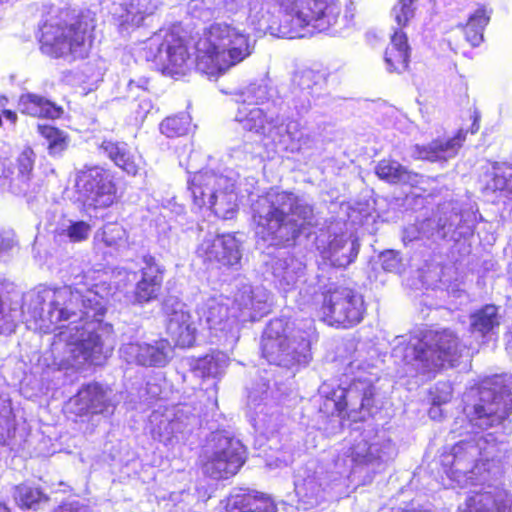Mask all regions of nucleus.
<instances>
[{
	"mask_svg": "<svg viewBox=\"0 0 512 512\" xmlns=\"http://www.w3.org/2000/svg\"><path fill=\"white\" fill-rule=\"evenodd\" d=\"M341 13L336 0H250L248 24L260 34L279 38H301L303 31L332 29Z\"/></svg>",
	"mask_w": 512,
	"mask_h": 512,
	"instance_id": "obj_1",
	"label": "nucleus"
},
{
	"mask_svg": "<svg viewBox=\"0 0 512 512\" xmlns=\"http://www.w3.org/2000/svg\"><path fill=\"white\" fill-rule=\"evenodd\" d=\"M255 42L238 27L227 22H215L195 43L196 67L206 73L224 71L249 57Z\"/></svg>",
	"mask_w": 512,
	"mask_h": 512,
	"instance_id": "obj_2",
	"label": "nucleus"
},
{
	"mask_svg": "<svg viewBox=\"0 0 512 512\" xmlns=\"http://www.w3.org/2000/svg\"><path fill=\"white\" fill-rule=\"evenodd\" d=\"M93 29L94 19L89 12L69 25L62 16L51 17L40 27V49L55 58H84L91 48Z\"/></svg>",
	"mask_w": 512,
	"mask_h": 512,
	"instance_id": "obj_3",
	"label": "nucleus"
},
{
	"mask_svg": "<svg viewBox=\"0 0 512 512\" xmlns=\"http://www.w3.org/2000/svg\"><path fill=\"white\" fill-rule=\"evenodd\" d=\"M261 354L270 364L277 366L307 363L311 358L310 334L300 328H291L284 319H272L262 334Z\"/></svg>",
	"mask_w": 512,
	"mask_h": 512,
	"instance_id": "obj_4",
	"label": "nucleus"
},
{
	"mask_svg": "<svg viewBox=\"0 0 512 512\" xmlns=\"http://www.w3.org/2000/svg\"><path fill=\"white\" fill-rule=\"evenodd\" d=\"M313 208L295 204L289 212L272 203L264 215L256 220V234L276 248L293 246L307 229L314 226Z\"/></svg>",
	"mask_w": 512,
	"mask_h": 512,
	"instance_id": "obj_5",
	"label": "nucleus"
},
{
	"mask_svg": "<svg viewBox=\"0 0 512 512\" xmlns=\"http://www.w3.org/2000/svg\"><path fill=\"white\" fill-rule=\"evenodd\" d=\"M235 101L242 103L236 115L235 122L243 128H265L266 125L272 128L285 126L290 128L293 125L294 115H286L290 109L288 104L267 103L268 87L261 83H251L243 89L234 92Z\"/></svg>",
	"mask_w": 512,
	"mask_h": 512,
	"instance_id": "obj_6",
	"label": "nucleus"
},
{
	"mask_svg": "<svg viewBox=\"0 0 512 512\" xmlns=\"http://www.w3.org/2000/svg\"><path fill=\"white\" fill-rule=\"evenodd\" d=\"M74 189L78 201L88 209L101 210L118 201L113 172L101 165H84L75 172Z\"/></svg>",
	"mask_w": 512,
	"mask_h": 512,
	"instance_id": "obj_7",
	"label": "nucleus"
},
{
	"mask_svg": "<svg viewBox=\"0 0 512 512\" xmlns=\"http://www.w3.org/2000/svg\"><path fill=\"white\" fill-rule=\"evenodd\" d=\"M321 320L330 327L350 329L361 323L366 314L363 295L347 286L329 288L322 294Z\"/></svg>",
	"mask_w": 512,
	"mask_h": 512,
	"instance_id": "obj_8",
	"label": "nucleus"
},
{
	"mask_svg": "<svg viewBox=\"0 0 512 512\" xmlns=\"http://www.w3.org/2000/svg\"><path fill=\"white\" fill-rule=\"evenodd\" d=\"M460 357V339L447 328L427 332L422 345L414 348V359L419 363L422 374H437L445 368H452Z\"/></svg>",
	"mask_w": 512,
	"mask_h": 512,
	"instance_id": "obj_9",
	"label": "nucleus"
},
{
	"mask_svg": "<svg viewBox=\"0 0 512 512\" xmlns=\"http://www.w3.org/2000/svg\"><path fill=\"white\" fill-rule=\"evenodd\" d=\"M144 50L147 61L160 65L164 73L173 77L186 75L195 63L186 40L175 31L160 30Z\"/></svg>",
	"mask_w": 512,
	"mask_h": 512,
	"instance_id": "obj_10",
	"label": "nucleus"
},
{
	"mask_svg": "<svg viewBox=\"0 0 512 512\" xmlns=\"http://www.w3.org/2000/svg\"><path fill=\"white\" fill-rule=\"evenodd\" d=\"M246 448L231 437H219L212 451L201 462L204 475L215 480L234 477L246 462Z\"/></svg>",
	"mask_w": 512,
	"mask_h": 512,
	"instance_id": "obj_11",
	"label": "nucleus"
},
{
	"mask_svg": "<svg viewBox=\"0 0 512 512\" xmlns=\"http://www.w3.org/2000/svg\"><path fill=\"white\" fill-rule=\"evenodd\" d=\"M69 404V413L75 417V420H91L94 416L113 411L108 389L96 381L83 384L70 398Z\"/></svg>",
	"mask_w": 512,
	"mask_h": 512,
	"instance_id": "obj_12",
	"label": "nucleus"
},
{
	"mask_svg": "<svg viewBox=\"0 0 512 512\" xmlns=\"http://www.w3.org/2000/svg\"><path fill=\"white\" fill-rule=\"evenodd\" d=\"M196 254L203 263L219 269L238 265L241 260L239 242L230 233L203 239L196 249Z\"/></svg>",
	"mask_w": 512,
	"mask_h": 512,
	"instance_id": "obj_13",
	"label": "nucleus"
},
{
	"mask_svg": "<svg viewBox=\"0 0 512 512\" xmlns=\"http://www.w3.org/2000/svg\"><path fill=\"white\" fill-rule=\"evenodd\" d=\"M165 331L175 347L190 348L197 339V327L184 304H177L165 312Z\"/></svg>",
	"mask_w": 512,
	"mask_h": 512,
	"instance_id": "obj_14",
	"label": "nucleus"
},
{
	"mask_svg": "<svg viewBox=\"0 0 512 512\" xmlns=\"http://www.w3.org/2000/svg\"><path fill=\"white\" fill-rule=\"evenodd\" d=\"M144 266L140 269V279L133 291L134 302L137 304L149 303L156 300L161 294L164 268H162L153 255L142 257Z\"/></svg>",
	"mask_w": 512,
	"mask_h": 512,
	"instance_id": "obj_15",
	"label": "nucleus"
},
{
	"mask_svg": "<svg viewBox=\"0 0 512 512\" xmlns=\"http://www.w3.org/2000/svg\"><path fill=\"white\" fill-rule=\"evenodd\" d=\"M222 512H278V508L267 493L240 488L226 497Z\"/></svg>",
	"mask_w": 512,
	"mask_h": 512,
	"instance_id": "obj_16",
	"label": "nucleus"
},
{
	"mask_svg": "<svg viewBox=\"0 0 512 512\" xmlns=\"http://www.w3.org/2000/svg\"><path fill=\"white\" fill-rule=\"evenodd\" d=\"M465 139L463 130L450 137H438L428 144L416 146L417 157L429 162H445L458 154Z\"/></svg>",
	"mask_w": 512,
	"mask_h": 512,
	"instance_id": "obj_17",
	"label": "nucleus"
},
{
	"mask_svg": "<svg viewBox=\"0 0 512 512\" xmlns=\"http://www.w3.org/2000/svg\"><path fill=\"white\" fill-rule=\"evenodd\" d=\"M297 84L301 90V95L292 100V104L287 103L290 109L286 112V115H294V119L297 121L293 122V125H301V119L308 112L310 108L309 96L315 92V88L321 84L323 77L320 73L315 72L311 69L303 70L296 76Z\"/></svg>",
	"mask_w": 512,
	"mask_h": 512,
	"instance_id": "obj_18",
	"label": "nucleus"
},
{
	"mask_svg": "<svg viewBox=\"0 0 512 512\" xmlns=\"http://www.w3.org/2000/svg\"><path fill=\"white\" fill-rule=\"evenodd\" d=\"M216 177L208 172H196L189 180L193 204L202 209L209 208L215 214L216 210Z\"/></svg>",
	"mask_w": 512,
	"mask_h": 512,
	"instance_id": "obj_19",
	"label": "nucleus"
},
{
	"mask_svg": "<svg viewBox=\"0 0 512 512\" xmlns=\"http://www.w3.org/2000/svg\"><path fill=\"white\" fill-rule=\"evenodd\" d=\"M83 303V294L71 287H65L55 293L50 303L49 315L55 322L68 321L78 317L79 307Z\"/></svg>",
	"mask_w": 512,
	"mask_h": 512,
	"instance_id": "obj_20",
	"label": "nucleus"
},
{
	"mask_svg": "<svg viewBox=\"0 0 512 512\" xmlns=\"http://www.w3.org/2000/svg\"><path fill=\"white\" fill-rule=\"evenodd\" d=\"M325 253L332 266L346 268L356 260L359 244L356 240L349 243L344 234H336L328 242Z\"/></svg>",
	"mask_w": 512,
	"mask_h": 512,
	"instance_id": "obj_21",
	"label": "nucleus"
},
{
	"mask_svg": "<svg viewBox=\"0 0 512 512\" xmlns=\"http://www.w3.org/2000/svg\"><path fill=\"white\" fill-rule=\"evenodd\" d=\"M19 108L24 114L42 119L55 120L64 115V110L61 106L41 95L33 93L20 96Z\"/></svg>",
	"mask_w": 512,
	"mask_h": 512,
	"instance_id": "obj_22",
	"label": "nucleus"
},
{
	"mask_svg": "<svg viewBox=\"0 0 512 512\" xmlns=\"http://www.w3.org/2000/svg\"><path fill=\"white\" fill-rule=\"evenodd\" d=\"M125 81V91L127 93L126 97L128 98H137L139 102L136 104L134 108V123L135 126H142L145 120L152 116V102L150 99L145 97L146 89L148 85V79L146 77H138L124 79Z\"/></svg>",
	"mask_w": 512,
	"mask_h": 512,
	"instance_id": "obj_23",
	"label": "nucleus"
},
{
	"mask_svg": "<svg viewBox=\"0 0 512 512\" xmlns=\"http://www.w3.org/2000/svg\"><path fill=\"white\" fill-rule=\"evenodd\" d=\"M384 60L389 72L401 73L408 67L409 46L406 34L401 30H396L392 35Z\"/></svg>",
	"mask_w": 512,
	"mask_h": 512,
	"instance_id": "obj_24",
	"label": "nucleus"
},
{
	"mask_svg": "<svg viewBox=\"0 0 512 512\" xmlns=\"http://www.w3.org/2000/svg\"><path fill=\"white\" fill-rule=\"evenodd\" d=\"M484 191L512 199V167L494 163L485 174Z\"/></svg>",
	"mask_w": 512,
	"mask_h": 512,
	"instance_id": "obj_25",
	"label": "nucleus"
},
{
	"mask_svg": "<svg viewBox=\"0 0 512 512\" xmlns=\"http://www.w3.org/2000/svg\"><path fill=\"white\" fill-rule=\"evenodd\" d=\"M501 396L491 391L487 397H481L480 401L473 405L472 417L475 420H483L487 427H493L503 421L500 415L499 402Z\"/></svg>",
	"mask_w": 512,
	"mask_h": 512,
	"instance_id": "obj_26",
	"label": "nucleus"
},
{
	"mask_svg": "<svg viewBox=\"0 0 512 512\" xmlns=\"http://www.w3.org/2000/svg\"><path fill=\"white\" fill-rule=\"evenodd\" d=\"M171 344L168 339H158L140 347L138 361L143 366L163 367L169 361Z\"/></svg>",
	"mask_w": 512,
	"mask_h": 512,
	"instance_id": "obj_27",
	"label": "nucleus"
},
{
	"mask_svg": "<svg viewBox=\"0 0 512 512\" xmlns=\"http://www.w3.org/2000/svg\"><path fill=\"white\" fill-rule=\"evenodd\" d=\"M466 512H510L504 500L491 491H476L466 499Z\"/></svg>",
	"mask_w": 512,
	"mask_h": 512,
	"instance_id": "obj_28",
	"label": "nucleus"
},
{
	"mask_svg": "<svg viewBox=\"0 0 512 512\" xmlns=\"http://www.w3.org/2000/svg\"><path fill=\"white\" fill-rule=\"evenodd\" d=\"M108 157L126 173L135 176L139 171V165L126 150V144L113 142L111 140H103L100 144Z\"/></svg>",
	"mask_w": 512,
	"mask_h": 512,
	"instance_id": "obj_29",
	"label": "nucleus"
},
{
	"mask_svg": "<svg viewBox=\"0 0 512 512\" xmlns=\"http://www.w3.org/2000/svg\"><path fill=\"white\" fill-rule=\"evenodd\" d=\"M157 7L156 0H128L125 3L123 24L139 27L147 17L155 13Z\"/></svg>",
	"mask_w": 512,
	"mask_h": 512,
	"instance_id": "obj_30",
	"label": "nucleus"
},
{
	"mask_svg": "<svg viewBox=\"0 0 512 512\" xmlns=\"http://www.w3.org/2000/svg\"><path fill=\"white\" fill-rule=\"evenodd\" d=\"M499 325L498 307L494 304H486L471 315L472 331L478 332L482 336L488 335Z\"/></svg>",
	"mask_w": 512,
	"mask_h": 512,
	"instance_id": "obj_31",
	"label": "nucleus"
},
{
	"mask_svg": "<svg viewBox=\"0 0 512 512\" xmlns=\"http://www.w3.org/2000/svg\"><path fill=\"white\" fill-rule=\"evenodd\" d=\"M126 239L125 228L117 222H109L94 236V245L98 249H117Z\"/></svg>",
	"mask_w": 512,
	"mask_h": 512,
	"instance_id": "obj_32",
	"label": "nucleus"
},
{
	"mask_svg": "<svg viewBox=\"0 0 512 512\" xmlns=\"http://www.w3.org/2000/svg\"><path fill=\"white\" fill-rule=\"evenodd\" d=\"M489 15L485 9H477L468 19L463 28L465 38L471 46H479L483 41V31L489 22Z\"/></svg>",
	"mask_w": 512,
	"mask_h": 512,
	"instance_id": "obj_33",
	"label": "nucleus"
},
{
	"mask_svg": "<svg viewBox=\"0 0 512 512\" xmlns=\"http://www.w3.org/2000/svg\"><path fill=\"white\" fill-rule=\"evenodd\" d=\"M375 174L381 179L389 183H398L400 181L409 180L411 172L396 160L390 158L381 159L375 166Z\"/></svg>",
	"mask_w": 512,
	"mask_h": 512,
	"instance_id": "obj_34",
	"label": "nucleus"
},
{
	"mask_svg": "<svg viewBox=\"0 0 512 512\" xmlns=\"http://www.w3.org/2000/svg\"><path fill=\"white\" fill-rule=\"evenodd\" d=\"M16 309L0 290V334H12L18 326L14 313Z\"/></svg>",
	"mask_w": 512,
	"mask_h": 512,
	"instance_id": "obj_35",
	"label": "nucleus"
},
{
	"mask_svg": "<svg viewBox=\"0 0 512 512\" xmlns=\"http://www.w3.org/2000/svg\"><path fill=\"white\" fill-rule=\"evenodd\" d=\"M350 450L351 460L355 465L368 466L381 461L379 452L372 451V445L366 440L352 446Z\"/></svg>",
	"mask_w": 512,
	"mask_h": 512,
	"instance_id": "obj_36",
	"label": "nucleus"
},
{
	"mask_svg": "<svg viewBox=\"0 0 512 512\" xmlns=\"http://www.w3.org/2000/svg\"><path fill=\"white\" fill-rule=\"evenodd\" d=\"M350 389L355 391L361 398L360 409H370L373 406L375 387L370 380L354 379Z\"/></svg>",
	"mask_w": 512,
	"mask_h": 512,
	"instance_id": "obj_37",
	"label": "nucleus"
},
{
	"mask_svg": "<svg viewBox=\"0 0 512 512\" xmlns=\"http://www.w3.org/2000/svg\"><path fill=\"white\" fill-rule=\"evenodd\" d=\"M106 312V309L97 300V296L86 297L83 295V303L79 307L78 318L80 320H98Z\"/></svg>",
	"mask_w": 512,
	"mask_h": 512,
	"instance_id": "obj_38",
	"label": "nucleus"
},
{
	"mask_svg": "<svg viewBox=\"0 0 512 512\" xmlns=\"http://www.w3.org/2000/svg\"><path fill=\"white\" fill-rule=\"evenodd\" d=\"M91 230L92 227L88 222L79 220L72 221L62 233L68 237L70 242L81 243L88 240Z\"/></svg>",
	"mask_w": 512,
	"mask_h": 512,
	"instance_id": "obj_39",
	"label": "nucleus"
},
{
	"mask_svg": "<svg viewBox=\"0 0 512 512\" xmlns=\"http://www.w3.org/2000/svg\"><path fill=\"white\" fill-rule=\"evenodd\" d=\"M47 141L50 154H58L68 147V137L62 130H40Z\"/></svg>",
	"mask_w": 512,
	"mask_h": 512,
	"instance_id": "obj_40",
	"label": "nucleus"
},
{
	"mask_svg": "<svg viewBox=\"0 0 512 512\" xmlns=\"http://www.w3.org/2000/svg\"><path fill=\"white\" fill-rule=\"evenodd\" d=\"M18 505L21 509H31L47 497L38 488L22 487L18 489Z\"/></svg>",
	"mask_w": 512,
	"mask_h": 512,
	"instance_id": "obj_41",
	"label": "nucleus"
},
{
	"mask_svg": "<svg viewBox=\"0 0 512 512\" xmlns=\"http://www.w3.org/2000/svg\"><path fill=\"white\" fill-rule=\"evenodd\" d=\"M216 0H191L189 11L193 17L199 19H209L216 12Z\"/></svg>",
	"mask_w": 512,
	"mask_h": 512,
	"instance_id": "obj_42",
	"label": "nucleus"
},
{
	"mask_svg": "<svg viewBox=\"0 0 512 512\" xmlns=\"http://www.w3.org/2000/svg\"><path fill=\"white\" fill-rule=\"evenodd\" d=\"M35 153L30 148H25L17 157V168L19 175L25 179H29L34 168Z\"/></svg>",
	"mask_w": 512,
	"mask_h": 512,
	"instance_id": "obj_43",
	"label": "nucleus"
},
{
	"mask_svg": "<svg viewBox=\"0 0 512 512\" xmlns=\"http://www.w3.org/2000/svg\"><path fill=\"white\" fill-rule=\"evenodd\" d=\"M223 305L219 303L207 307L204 316L209 329H213L223 322Z\"/></svg>",
	"mask_w": 512,
	"mask_h": 512,
	"instance_id": "obj_44",
	"label": "nucleus"
},
{
	"mask_svg": "<svg viewBox=\"0 0 512 512\" xmlns=\"http://www.w3.org/2000/svg\"><path fill=\"white\" fill-rule=\"evenodd\" d=\"M191 124V116L186 112L166 117L160 123L159 128H183Z\"/></svg>",
	"mask_w": 512,
	"mask_h": 512,
	"instance_id": "obj_45",
	"label": "nucleus"
},
{
	"mask_svg": "<svg viewBox=\"0 0 512 512\" xmlns=\"http://www.w3.org/2000/svg\"><path fill=\"white\" fill-rule=\"evenodd\" d=\"M242 0H216L215 6L218 12L236 13L242 6Z\"/></svg>",
	"mask_w": 512,
	"mask_h": 512,
	"instance_id": "obj_46",
	"label": "nucleus"
},
{
	"mask_svg": "<svg viewBox=\"0 0 512 512\" xmlns=\"http://www.w3.org/2000/svg\"><path fill=\"white\" fill-rule=\"evenodd\" d=\"M347 408L348 403L346 400V394L343 393L337 400L334 401L333 413H335L341 419H345L348 417Z\"/></svg>",
	"mask_w": 512,
	"mask_h": 512,
	"instance_id": "obj_47",
	"label": "nucleus"
},
{
	"mask_svg": "<svg viewBox=\"0 0 512 512\" xmlns=\"http://www.w3.org/2000/svg\"><path fill=\"white\" fill-rule=\"evenodd\" d=\"M2 117H4L9 124L13 125L16 123L17 115L14 111L8 109H2Z\"/></svg>",
	"mask_w": 512,
	"mask_h": 512,
	"instance_id": "obj_48",
	"label": "nucleus"
},
{
	"mask_svg": "<svg viewBox=\"0 0 512 512\" xmlns=\"http://www.w3.org/2000/svg\"><path fill=\"white\" fill-rule=\"evenodd\" d=\"M451 394L448 393L443 397L435 396L432 399L433 405H436L437 407L441 406L442 404L447 403L450 400Z\"/></svg>",
	"mask_w": 512,
	"mask_h": 512,
	"instance_id": "obj_49",
	"label": "nucleus"
},
{
	"mask_svg": "<svg viewBox=\"0 0 512 512\" xmlns=\"http://www.w3.org/2000/svg\"><path fill=\"white\" fill-rule=\"evenodd\" d=\"M505 347L506 350L512 352V325L508 328V330L505 333Z\"/></svg>",
	"mask_w": 512,
	"mask_h": 512,
	"instance_id": "obj_50",
	"label": "nucleus"
},
{
	"mask_svg": "<svg viewBox=\"0 0 512 512\" xmlns=\"http://www.w3.org/2000/svg\"><path fill=\"white\" fill-rule=\"evenodd\" d=\"M480 112L474 108L473 111H472V114H471V118H472V128H475V127H478L479 126V120H480Z\"/></svg>",
	"mask_w": 512,
	"mask_h": 512,
	"instance_id": "obj_51",
	"label": "nucleus"
},
{
	"mask_svg": "<svg viewBox=\"0 0 512 512\" xmlns=\"http://www.w3.org/2000/svg\"><path fill=\"white\" fill-rule=\"evenodd\" d=\"M39 129H42V128H53L52 126H47V125H38Z\"/></svg>",
	"mask_w": 512,
	"mask_h": 512,
	"instance_id": "obj_52",
	"label": "nucleus"
},
{
	"mask_svg": "<svg viewBox=\"0 0 512 512\" xmlns=\"http://www.w3.org/2000/svg\"><path fill=\"white\" fill-rule=\"evenodd\" d=\"M6 2H8V0H0V5Z\"/></svg>",
	"mask_w": 512,
	"mask_h": 512,
	"instance_id": "obj_53",
	"label": "nucleus"
}]
</instances>
